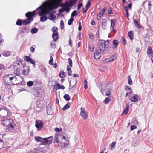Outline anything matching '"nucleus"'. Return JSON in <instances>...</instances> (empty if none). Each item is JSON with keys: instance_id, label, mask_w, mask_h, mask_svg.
<instances>
[{"instance_id": "nucleus-1", "label": "nucleus", "mask_w": 153, "mask_h": 153, "mask_svg": "<svg viewBox=\"0 0 153 153\" xmlns=\"http://www.w3.org/2000/svg\"><path fill=\"white\" fill-rule=\"evenodd\" d=\"M59 4L57 0H47L43 2L36 9L38 10V15L40 16V21L44 22L47 20L48 17L46 15L50 14L51 10L57 9Z\"/></svg>"}, {"instance_id": "nucleus-2", "label": "nucleus", "mask_w": 153, "mask_h": 153, "mask_svg": "<svg viewBox=\"0 0 153 153\" xmlns=\"http://www.w3.org/2000/svg\"><path fill=\"white\" fill-rule=\"evenodd\" d=\"M110 41L100 40L99 42L98 46L97 47L94 54V57L95 59H99L101 56V54H103L106 48L109 47Z\"/></svg>"}, {"instance_id": "nucleus-3", "label": "nucleus", "mask_w": 153, "mask_h": 153, "mask_svg": "<svg viewBox=\"0 0 153 153\" xmlns=\"http://www.w3.org/2000/svg\"><path fill=\"white\" fill-rule=\"evenodd\" d=\"M3 80L5 85H10L18 84L17 81H20L22 79L19 76L15 77L13 74H9L4 76Z\"/></svg>"}, {"instance_id": "nucleus-4", "label": "nucleus", "mask_w": 153, "mask_h": 153, "mask_svg": "<svg viewBox=\"0 0 153 153\" xmlns=\"http://www.w3.org/2000/svg\"><path fill=\"white\" fill-rule=\"evenodd\" d=\"M54 142H56L59 146L65 147L68 145L69 140L64 136L57 135L55 137Z\"/></svg>"}, {"instance_id": "nucleus-5", "label": "nucleus", "mask_w": 153, "mask_h": 153, "mask_svg": "<svg viewBox=\"0 0 153 153\" xmlns=\"http://www.w3.org/2000/svg\"><path fill=\"white\" fill-rule=\"evenodd\" d=\"M13 120L11 119H9L7 120H5L2 121L1 124L4 126H6V131L14 129V126L13 124Z\"/></svg>"}, {"instance_id": "nucleus-6", "label": "nucleus", "mask_w": 153, "mask_h": 153, "mask_svg": "<svg viewBox=\"0 0 153 153\" xmlns=\"http://www.w3.org/2000/svg\"><path fill=\"white\" fill-rule=\"evenodd\" d=\"M36 11L32 12H29L26 13L25 16L28 18L26 19L23 21V25H26L30 23L31 21L33 20V18L35 16Z\"/></svg>"}, {"instance_id": "nucleus-7", "label": "nucleus", "mask_w": 153, "mask_h": 153, "mask_svg": "<svg viewBox=\"0 0 153 153\" xmlns=\"http://www.w3.org/2000/svg\"><path fill=\"white\" fill-rule=\"evenodd\" d=\"M11 115V113L7 108H4L0 110V117L3 118L9 117Z\"/></svg>"}, {"instance_id": "nucleus-8", "label": "nucleus", "mask_w": 153, "mask_h": 153, "mask_svg": "<svg viewBox=\"0 0 153 153\" xmlns=\"http://www.w3.org/2000/svg\"><path fill=\"white\" fill-rule=\"evenodd\" d=\"M101 92L103 95H105L106 96L111 94L110 90L107 88L106 84H103L102 86Z\"/></svg>"}, {"instance_id": "nucleus-9", "label": "nucleus", "mask_w": 153, "mask_h": 153, "mask_svg": "<svg viewBox=\"0 0 153 153\" xmlns=\"http://www.w3.org/2000/svg\"><path fill=\"white\" fill-rule=\"evenodd\" d=\"M29 32V27L25 26L23 27L20 32V34L22 37H24L27 35Z\"/></svg>"}, {"instance_id": "nucleus-10", "label": "nucleus", "mask_w": 153, "mask_h": 153, "mask_svg": "<svg viewBox=\"0 0 153 153\" xmlns=\"http://www.w3.org/2000/svg\"><path fill=\"white\" fill-rule=\"evenodd\" d=\"M57 30L58 29L56 27H53L52 29V30L53 32L52 38L55 41H56L58 38V35L57 32Z\"/></svg>"}, {"instance_id": "nucleus-11", "label": "nucleus", "mask_w": 153, "mask_h": 153, "mask_svg": "<svg viewBox=\"0 0 153 153\" xmlns=\"http://www.w3.org/2000/svg\"><path fill=\"white\" fill-rule=\"evenodd\" d=\"M80 115L84 119H86L88 118V113L84 108L81 107L80 108Z\"/></svg>"}, {"instance_id": "nucleus-12", "label": "nucleus", "mask_w": 153, "mask_h": 153, "mask_svg": "<svg viewBox=\"0 0 153 153\" xmlns=\"http://www.w3.org/2000/svg\"><path fill=\"white\" fill-rule=\"evenodd\" d=\"M69 89L71 91L74 90L76 89L75 85L77 83L76 80H73L70 82Z\"/></svg>"}, {"instance_id": "nucleus-13", "label": "nucleus", "mask_w": 153, "mask_h": 153, "mask_svg": "<svg viewBox=\"0 0 153 153\" xmlns=\"http://www.w3.org/2000/svg\"><path fill=\"white\" fill-rule=\"evenodd\" d=\"M35 126L37 128L38 131L40 130L43 127L42 122L40 120H36V121Z\"/></svg>"}, {"instance_id": "nucleus-14", "label": "nucleus", "mask_w": 153, "mask_h": 153, "mask_svg": "<svg viewBox=\"0 0 153 153\" xmlns=\"http://www.w3.org/2000/svg\"><path fill=\"white\" fill-rule=\"evenodd\" d=\"M24 59L25 61L29 62L30 63L33 64L34 66H35V62L29 56H25L24 57Z\"/></svg>"}, {"instance_id": "nucleus-15", "label": "nucleus", "mask_w": 153, "mask_h": 153, "mask_svg": "<svg viewBox=\"0 0 153 153\" xmlns=\"http://www.w3.org/2000/svg\"><path fill=\"white\" fill-rule=\"evenodd\" d=\"M14 74H15V75H14V76L15 77V76H19V77H20V78H21L22 80H21L20 81H17L18 83H20V82H21L23 81V78L22 76H21L19 75V71L18 70H15L14 71Z\"/></svg>"}, {"instance_id": "nucleus-16", "label": "nucleus", "mask_w": 153, "mask_h": 153, "mask_svg": "<svg viewBox=\"0 0 153 153\" xmlns=\"http://www.w3.org/2000/svg\"><path fill=\"white\" fill-rule=\"evenodd\" d=\"M125 89L127 91V92L125 95L126 97L128 96V94L130 95L131 94L132 90L130 86H126L125 87Z\"/></svg>"}, {"instance_id": "nucleus-17", "label": "nucleus", "mask_w": 153, "mask_h": 153, "mask_svg": "<svg viewBox=\"0 0 153 153\" xmlns=\"http://www.w3.org/2000/svg\"><path fill=\"white\" fill-rule=\"evenodd\" d=\"M138 96L137 95L135 94L134 95H132L131 97L130 98L131 101L133 102H135L138 101Z\"/></svg>"}, {"instance_id": "nucleus-18", "label": "nucleus", "mask_w": 153, "mask_h": 153, "mask_svg": "<svg viewBox=\"0 0 153 153\" xmlns=\"http://www.w3.org/2000/svg\"><path fill=\"white\" fill-rule=\"evenodd\" d=\"M106 10V8L104 7L102 10L97 15V19L98 20H100L101 17L103 15L105 11Z\"/></svg>"}, {"instance_id": "nucleus-19", "label": "nucleus", "mask_w": 153, "mask_h": 153, "mask_svg": "<svg viewBox=\"0 0 153 153\" xmlns=\"http://www.w3.org/2000/svg\"><path fill=\"white\" fill-rule=\"evenodd\" d=\"M56 86H54V87L56 90L58 89H61L63 90L65 89V87L63 85H61L59 83L57 82L56 83Z\"/></svg>"}, {"instance_id": "nucleus-20", "label": "nucleus", "mask_w": 153, "mask_h": 153, "mask_svg": "<svg viewBox=\"0 0 153 153\" xmlns=\"http://www.w3.org/2000/svg\"><path fill=\"white\" fill-rule=\"evenodd\" d=\"M107 25V21L105 19H103L102 20V28L105 30L106 28Z\"/></svg>"}, {"instance_id": "nucleus-21", "label": "nucleus", "mask_w": 153, "mask_h": 153, "mask_svg": "<svg viewBox=\"0 0 153 153\" xmlns=\"http://www.w3.org/2000/svg\"><path fill=\"white\" fill-rule=\"evenodd\" d=\"M70 10V7H67L66 8H62L59 10V13H62L64 11H66L67 12H69Z\"/></svg>"}, {"instance_id": "nucleus-22", "label": "nucleus", "mask_w": 153, "mask_h": 153, "mask_svg": "<svg viewBox=\"0 0 153 153\" xmlns=\"http://www.w3.org/2000/svg\"><path fill=\"white\" fill-rule=\"evenodd\" d=\"M76 2V0H70L69 1V2H68V4H67V5L69 7H72L74 5V4Z\"/></svg>"}, {"instance_id": "nucleus-23", "label": "nucleus", "mask_w": 153, "mask_h": 153, "mask_svg": "<svg viewBox=\"0 0 153 153\" xmlns=\"http://www.w3.org/2000/svg\"><path fill=\"white\" fill-rule=\"evenodd\" d=\"M46 141V144L49 145L51 144L52 143V137L51 136L48 138H45Z\"/></svg>"}, {"instance_id": "nucleus-24", "label": "nucleus", "mask_w": 153, "mask_h": 153, "mask_svg": "<svg viewBox=\"0 0 153 153\" xmlns=\"http://www.w3.org/2000/svg\"><path fill=\"white\" fill-rule=\"evenodd\" d=\"M48 14L49 15V16L48 17L49 19L51 20L52 21H54L55 19L56 18V16L53 14H51V12L50 14Z\"/></svg>"}, {"instance_id": "nucleus-25", "label": "nucleus", "mask_w": 153, "mask_h": 153, "mask_svg": "<svg viewBox=\"0 0 153 153\" xmlns=\"http://www.w3.org/2000/svg\"><path fill=\"white\" fill-rule=\"evenodd\" d=\"M134 20L135 27L137 28H140L141 27L140 25L138 23V21L136 19H134Z\"/></svg>"}, {"instance_id": "nucleus-26", "label": "nucleus", "mask_w": 153, "mask_h": 153, "mask_svg": "<svg viewBox=\"0 0 153 153\" xmlns=\"http://www.w3.org/2000/svg\"><path fill=\"white\" fill-rule=\"evenodd\" d=\"M133 31H129L128 33V36L131 40H132L134 39Z\"/></svg>"}, {"instance_id": "nucleus-27", "label": "nucleus", "mask_w": 153, "mask_h": 153, "mask_svg": "<svg viewBox=\"0 0 153 153\" xmlns=\"http://www.w3.org/2000/svg\"><path fill=\"white\" fill-rule=\"evenodd\" d=\"M61 2V1H60L59 2V5L58 6V7L59 6H60V7H62V8H66L67 7H68L67 5V4H68V2L66 1V2L64 4H62L60 5V2Z\"/></svg>"}, {"instance_id": "nucleus-28", "label": "nucleus", "mask_w": 153, "mask_h": 153, "mask_svg": "<svg viewBox=\"0 0 153 153\" xmlns=\"http://www.w3.org/2000/svg\"><path fill=\"white\" fill-rule=\"evenodd\" d=\"M70 103L68 102L64 107L62 108V109L65 111L67 109H68L70 107Z\"/></svg>"}, {"instance_id": "nucleus-29", "label": "nucleus", "mask_w": 153, "mask_h": 153, "mask_svg": "<svg viewBox=\"0 0 153 153\" xmlns=\"http://www.w3.org/2000/svg\"><path fill=\"white\" fill-rule=\"evenodd\" d=\"M16 24L17 25L21 26L23 24V21L19 19L17 20L16 22Z\"/></svg>"}, {"instance_id": "nucleus-30", "label": "nucleus", "mask_w": 153, "mask_h": 153, "mask_svg": "<svg viewBox=\"0 0 153 153\" xmlns=\"http://www.w3.org/2000/svg\"><path fill=\"white\" fill-rule=\"evenodd\" d=\"M35 139L36 141L39 142H41L42 140V138L39 136H35Z\"/></svg>"}, {"instance_id": "nucleus-31", "label": "nucleus", "mask_w": 153, "mask_h": 153, "mask_svg": "<svg viewBox=\"0 0 153 153\" xmlns=\"http://www.w3.org/2000/svg\"><path fill=\"white\" fill-rule=\"evenodd\" d=\"M113 43L114 45V48H115L117 46L118 42L117 40H114L113 41Z\"/></svg>"}, {"instance_id": "nucleus-32", "label": "nucleus", "mask_w": 153, "mask_h": 153, "mask_svg": "<svg viewBox=\"0 0 153 153\" xmlns=\"http://www.w3.org/2000/svg\"><path fill=\"white\" fill-rule=\"evenodd\" d=\"M38 30V29L36 27H34L31 29V32L32 34H35L37 32Z\"/></svg>"}, {"instance_id": "nucleus-33", "label": "nucleus", "mask_w": 153, "mask_h": 153, "mask_svg": "<svg viewBox=\"0 0 153 153\" xmlns=\"http://www.w3.org/2000/svg\"><path fill=\"white\" fill-rule=\"evenodd\" d=\"M117 55L115 54L112 56L110 58H109V59H110V60L111 61L117 58Z\"/></svg>"}, {"instance_id": "nucleus-34", "label": "nucleus", "mask_w": 153, "mask_h": 153, "mask_svg": "<svg viewBox=\"0 0 153 153\" xmlns=\"http://www.w3.org/2000/svg\"><path fill=\"white\" fill-rule=\"evenodd\" d=\"M64 98L67 101H69L70 99V96L67 94H65L64 96Z\"/></svg>"}, {"instance_id": "nucleus-35", "label": "nucleus", "mask_w": 153, "mask_h": 153, "mask_svg": "<svg viewBox=\"0 0 153 153\" xmlns=\"http://www.w3.org/2000/svg\"><path fill=\"white\" fill-rule=\"evenodd\" d=\"M125 11L126 13V14L127 17L128 18V19L129 20V13L128 11V7L126 6L125 7Z\"/></svg>"}, {"instance_id": "nucleus-36", "label": "nucleus", "mask_w": 153, "mask_h": 153, "mask_svg": "<svg viewBox=\"0 0 153 153\" xmlns=\"http://www.w3.org/2000/svg\"><path fill=\"white\" fill-rule=\"evenodd\" d=\"M116 144V142H113L111 143V146H110V148L111 150H112L113 149H115V145Z\"/></svg>"}, {"instance_id": "nucleus-37", "label": "nucleus", "mask_w": 153, "mask_h": 153, "mask_svg": "<svg viewBox=\"0 0 153 153\" xmlns=\"http://www.w3.org/2000/svg\"><path fill=\"white\" fill-rule=\"evenodd\" d=\"M11 54V53L10 51L5 52L4 53V55L6 57H7L10 56Z\"/></svg>"}, {"instance_id": "nucleus-38", "label": "nucleus", "mask_w": 153, "mask_h": 153, "mask_svg": "<svg viewBox=\"0 0 153 153\" xmlns=\"http://www.w3.org/2000/svg\"><path fill=\"white\" fill-rule=\"evenodd\" d=\"M111 27H112L113 29L114 26V25H115V20H111Z\"/></svg>"}, {"instance_id": "nucleus-39", "label": "nucleus", "mask_w": 153, "mask_h": 153, "mask_svg": "<svg viewBox=\"0 0 153 153\" xmlns=\"http://www.w3.org/2000/svg\"><path fill=\"white\" fill-rule=\"evenodd\" d=\"M128 82L129 85H131L132 84V82L131 77L129 76L128 77Z\"/></svg>"}, {"instance_id": "nucleus-40", "label": "nucleus", "mask_w": 153, "mask_h": 153, "mask_svg": "<svg viewBox=\"0 0 153 153\" xmlns=\"http://www.w3.org/2000/svg\"><path fill=\"white\" fill-rule=\"evenodd\" d=\"M111 100L110 98L107 97L104 100V102L105 104H107L108 103V102L111 101Z\"/></svg>"}, {"instance_id": "nucleus-41", "label": "nucleus", "mask_w": 153, "mask_h": 153, "mask_svg": "<svg viewBox=\"0 0 153 153\" xmlns=\"http://www.w3.org/2000/svg\"><path fill=\"white\" fill-rule=\"evenodd\" d=\"M53 57L52 56H50V60L49 62V64L50 65H53Z\"/></svg>"}, {"instance_id": "nucleus-42", "label": "nucleus", "mask_w": 153, "mask_h": 153, "mask_svg": "<svg viewBox=\"0 0 153 153\" xmlns=\"http://www.w3.org/2000/svg\"><path fill=\"white\" fill-rule=\"evenodd\" d=\"M46 140L45 138H42V140L41 141V144L42 145H46Z\"/></svg>"}, {"instance_id": "nucleus-43", "label": "nucleus", "mask_w": 153, "mask_h": 153, "mask_svg": "<svg viewBox=\"0 0 153 153\" xmlns=\"http://www.w3.org/2000/svg\"><path fill=\"white\" fill-rule=\"evenodd\" d=\"M89 48L90 51L91 52L93 51L94 50V45H89Z\"/></svg>"}, {"instance_id": "nucleus-44", "label": "nucleus", "mask_w": 153, "mask_h": 153, "mask_svg": "<svg viewBox=\"0 0 153 153\" xmlns=\"http://www.w3.org/2000/svg\"><path fill=\"white\" fill-rule=\"evenodd\" d=\"M152 49L150 47H149L148 48V50L147 51V54L148 55H149L150 54H151L152 53Z\"/></svg>"}, {"instance_id": "nucleus-45", "label": "nucleus", "mask_w": 153, "mask_h": 153, "mask_svg": "<svg viewBox=\"0 0 153 153\" xmlns=\"http://www.w3.org/2000/svg\"><path fill=\"white\" fill-rule=\"evenodd\" d=\"M74 20V19L73 18H71L68 20V24L69 25H71L72 24V22Z\"/></svg>"}, {"instance_id": "nucleus-46", "label": "nucleus", "mask_w": 153, "mask_h": 153, "mask_svg": "<svg viewBox=\"0 0 153 153\" xmlns=\"http://www.w3.org/2000/svg\"><path fill=\"white\" fill-rule=\"evenodd\" d=\"M27 85L28 87H31L33 86V82L32 81H29L27 82Z\"/></svg>"}, {"instance_id": "nucleus-47", "label": "nucleus", "mask_w": 153, "mask_h": 153, "mask_svg": "<svg viewBox=\"0 0 153 153\" xmlns=\"http://www.w3.org/2000/svg\"><path fill=\"white\" fill-rule=\"evenodd\" d=\"M77 12L76 11H73L71 14V17H73L77 14Z\"/></svg>"}, {"instance_id": "nucleus-48", "label": "nucleus", "mask_w": 153, "mask_h": 153, "mask_svg": "<svg viewBox=\"0 0 153 153\" xmlns=\"http://www.w3.org/2000/svg\"><path fill=\"white\" fill-rule=\"evenodd\" d=\"M64 74V73L63 71H61L59 74V76L60 78H63Z\"/></svg>"}, {"instance_id": "nucleus-49", "label": "nucleus", "mask_w": 153, "mask_h": 153, "mask_svg": "<svg viewBox=\"0 0 153 153\" xmlns=\"http://www.w3.org/2000/svg\"><path fill=\"white\" fill-rule=\"evenodd\" d=\"M91 5V3L89 1L86 4V5L85 7L88 9L90 7Z\"/></svg>"}, {"instance_id": "nucleus-50", "label": "nucleus", "mask_w": 153, "mask_h": 153, "mask_svg": "<svg viewBox=\"0 0 153 153\" xmlns=\"http://www.w3.org/2000/svg\"><path fill=\"white\" fill-rule=\"evenodd\" d=\"M41 71L44 73V75L46 76L47 75V71L46 68H43V71H42V70Z\"/></svg>"}, {"instance_id": "nucleus-51", "label": "nucleus", "mask_w": 153, "mask_h": 153, "mask_svg": "<svg viewBox=\"0 0 153 153\" xmlns=\"http://www.w3.org/2000/svg\"><path fill=\"white\" fill-rule=\"evenodd\" d=\"M69 64L71 67L72 66V62L71 58H69L68 59Z\"/></svg>"}, {"instance_id": "nucleus-52", "label": "nucleus", "mask_w": 153, "mask_h": 153, "mask_svg": "<svg viewBox=\"0 0 153 153\" xmlns=\"http://www.w3.org/2000/svg\"><path fill=\"white\" fill-rule=\"evenodd\" d=\"M4 143L3 141L0 140V149H1L3 148Z\"/></svg>"}, {"instance_id": "nucleus-53", "label": "nucleus", "mask_w": 153, "mask_h": 153, "mask_svg": "<svg viewBox=\"0 0 153 153\" xmlns=\"http://www.w3.org/2000/svg\"><path fill=\"white\" fill-rule=\"evenodd\" d=\"M137 128V127L136 126L133 125H131V126L130 128L131 130H133L134 129H136Z\"/></svg>"}, {"instance_id": "nucleus-54", "label": "nucleus", "mask_w": 153, "mask_h": 153, "mask_svg": "<svg viewBox=\"0 0 153 153\" xmlns=\"http://www.w3.org/2000/svg\"><path fill=\"white\" fill-rule=\"evenodd\" d=\"M60 25H61V27L62 29L64 27V22L63 20H62L60 21Z\"/></svg>"}, {"instance_id": "nucleus-55", "label": "nucleus", "mask_w": 153, "mask_h": 153, "mask_svg": "<svg viewBox=\"0 0 153 153\" xmlns=\"http://www.w3.org/2000/svg\"><path fill=\"white\" fill-rule=\"evenodd\" d=\"M62 130V128H58L57 127L55 128L54 129V130L55 131H60Z\"/></svg>"}, {"instance_id": "nucleus-56", "label": "nucleus", "mask_w": 153, "mask_h": 153, "mask_svg": "<svg viewBox=\"0 0 153 153\" xmlns=\"http://www.w3.org/2000/svg\"><path fill=\"white\" fill-rule=\"evenodd\" d=\"M128 111V110L126 109H125L124 110L123 114H125V115H126L127 114Z\"/></svg>"}, {"instance_id": "nucleus-57", "label": "nucleus", "mask_w": 153, "mask_h": 153, "mask_svg": "<svg viewBox=\"0 0 153 153\" xmlns=\"http://www.w3.org/2000/svg\"><path fill=\"white\" fill-rule=\"evenodd\" d=\"M82 29V26L81 25V23L80 22H79V27H78V30L79 31H81Z\"/></svg>"}, {"instance_id": "nucleus-58", "label": "nucleus", "mask_w": 153, "mask_h": 153, "mask_svg": "<svg viewBox=\"0 0 153 153\" xmlns=\"http://www.w3.org/2000/svg\"><path fill=\"white\" fill-rule=\"evenodd\" d=\"M28 73V72L26 71L25 70H23V74L24 75H27Z\"/></svg>"}, {"instance_id": "nucleus-59", "label": "nucleus", "mask_w": 153, "mask_h": 153, "mask_svg": "<svg viewBox=\"0 0 153 153\" xmlns=\"http://www.w3.org/2000/svg\"><path fill=\"white\" fill-rule=\"evenodd\" d=\"M132 123L137 124H138V122L136 119H134L132 121Z\"/></svg>"}, {"instance_id": "nucleus-60", "label": "nucleus", "mask_w": 153, "mask_h": 153, "mask_svg": "<svg viewBox=\"0 0 153 153\" xmlns=\"http://www.w3.org/2000/svg\"><path fill=\"white\" fill-rule=\"evenodd\" d=\"M82 3L79 4L78 6L77 10H79V9H80L81 8V7L82 6Z\"/></svg>"}, {"instance_id": "nucleus-61", "label": "nucleus", "mask_w": 153, "mask_h": 153, "mask_svg": "<svg viewBox=\"0 0 153 153\" xmlns=\"http://www.w3.org/2000/svg\"><path fill=\"white\" fill-rule=\"evenodd\" d=\"M31 52L32 53H33L35 51V49L33 47H30V48Z\"/></svg>"}, {"instance_id": "nucleus-62", "label": "nucleus", "mask_w": 153, "mask_h": 153, "mask_svg": "<svg viewBox=\"0 0 153 153\" xmlns=\"http://www.w3.org/2000/svg\"><path fill=\"white\" fill-rule=\"evenodd\" d=\"M51 47L53 48H55V45L54 43H53L52 42L51 43Z\"/></svg>"}, {"instance_id": "nucleus-63", "label": "nucleus", "mask_w": 153, "mask_h": 153, "mask_svg": "<svg viewBox=\"0 0 153 153\" xmlns=\"http://www.w3.org/2000/svg\"><path fill=\"white\" fill-rule=\"evenodd\" d=\"M88 9L85 7V8H84L83 9V13H85Z\"/></svg>"}, {"instance_id": "nucleus-64", "label": "nucleus", "mask_w": 153, "mask_h": 153, "mask_svg": "<svg viewBox=\"0 0 153 153\" xmlns=\"http://www.w3.org/2000/svg\"><path fill=\"white\" fill-rule=\"evenodd\" d=\"M112 9L111 8H110V9H109L108 10V13L109 14H112V13L111 12V11H112Z\"/></svg>"}]
</instances>
